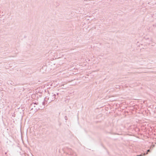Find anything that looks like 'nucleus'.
Segmentation results:
<instances>
[{
	"label": "nucleus",
	"mask_w": 156,
	"mask_h": 156,
	"mask_svg": "<svg viewBox=\"0 0 156 156\" xmlns=\"http://www.w3.org/2000/svg\"><path fill=\"white\" fill-rule=\"evenodd\" d=\"M150 151V150H148L147 151V153L146 154H147V152H149Z\"/></svg>",
	"instance_id": "obj_1"
},
{
	"label": "nucleus",
	"mask_w": 156,
	"mask_h": 156,
	"mask_svg": "<svg viewBox=\"0 0 156 156\" xmlns=\"http://www.w3.org/2000/svg\"><path fill=\"white\" fill-rule=\"evenodd\" d=\"M145 154H143V155H145Z\"/></svg>",
	"instance_id": "obj_2"
}]
</instances>
